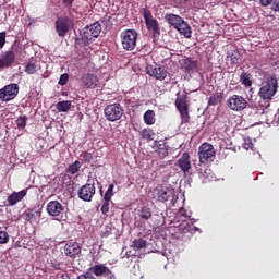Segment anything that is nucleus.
<instances>
[{
  "label": "nucleus",
  "instance_id": "nucleus-1",
  "mask_svg": "<svg viewBox=\"0 0 279 279\" xmlns=\"http://www.w3.org/2000/svg\"><path fill=\"white\" fill-rule=\"evenodd\" d=\"M101 34V24L99 22H95L85 26L81 31V37L75 39V49H82L83 47H88L95 38H99Z\"/></svg>",
  "mask_w": 279,
  "mask_h": 279
},
{
  "label": "nucleus",
  "instance_id": "nucleus-2",
  "mask_svg": "<svg viewBox=\"0 0 279 279\" xmlns=\"http://www.w3.org/2000/svg\"><path fill=\"white\" fill-rule=\"evenodd\" d=\"M167 23L174 27L177 32L181 34V36H184V38H191L193 36V31L191 29V25L187 24L182 16L173 14V13H167L165 16Z\"/></svg>",
  "mask_w": 279,
  "mask_h": 279
},
{
  "label": "nucleus",
  "instance_id": "nucleus-3",
  "mask_svg": "<svg viewBox=\"0 0 279 279\" xmlns=\"http://www.w3.org/2000/svg\"><path fill=\"white\" fill-rule=\"evenodd\" d=\"M278 93V76L276 74H270L265 85L259 88L258 95L260 99L271 100L274 95Z\"/></svg>",
  "mask_w": 279,
  "mask_h": 279
},
{
  "label": "nucleus",
  "instance_id": "nucleus-4",
  "mask_svg": "<svg viewBox=\"0 0 279 279\" xmlns=\"http://www.w3.org/2000/svg\"><path fill=\"white\" fill-rule=\"evenodd\" d=\"M120 39L124 51H134L138 40V32L136 29H125L120 34Z\"/></svg>",
  "mask_w": 279,
  "mask_h": 279
},
{
  "label": "nucleus",
  "instance_id": "nucleus-5",
  "mask_svg": "<svg viewBox=\"0 0 279 279\" xmlns=\"http://www.w3.org/2000/svg\"><path fill=\"white\" fill-rule=\"evenodd\" d=\"M142 14L148 32L153 33V38H158L160 36V24L158 20L154 17L151 11L147 8L142 9Z\"/></svg>",
  "mask_w": 279,
  "mask_h": 279
},
{
  "label": "nucleus",
  "instance_id": "nucleus-6",
  "mask_svg": "<svg viewBox=\"0 0 279 279\" xmlns=\"http://www.w3.org/2000/svg\"><path fill=\"white\" fill-rule=\"evenodd\" d=\"M215 146L213 144L205 142L198 147V159L201 165H207V162H213L215 160Z\"/></svg>",
  "mask_w": 279,
  "mask_h": 279
},
{
  "label": "nucleus",
  "instance_id": "nucleus-7",
  "mask_svg": "<svg viewBox=\"0 0 279 279\" xmlns=\"http://www.w3.org/2000/svg\"><path fill=\"white\" fill-rule=\"evenodd\" d=\"M75 23L69 16H59L54 23V29L60 38H64L70 29H73Z\"/></svg>",
  "mask_w": 279,
  "mask_h": 279
},
{
  "label": "nucleus",
  "instance_id": "nucleus-8",
  "mask_svg": "<svg viewBox=\"0 0 279 279\" xmlns=\"http://www.w3.org/2000/svg\"><path fill=\"white\" fill-rule=\"evenodd\" d=\"M174 106L180 112L182 123H189L191 121V116L189 114V96L184 94L183 96L177 97Z\"/></svg>",
  "mask_w": 279,
  "mask_h": 279
},
{
  "label": "nucleus",
  "instance_id": "nucleus-9",
  "mask_svg": "<svg viewBox=\"0 0 279 279\" xmlns=\"http://www.w3.org/2000/svg\"><path fill=\"white\" fill-rule=\"evenodd\" d=\"M104 112L107 121H111L112 123H114V121H119L124 114L123 107H121V104L119 102L108 105Z\"/></svg>",
  "mask_w": 279,
  "mask_h": 279
},
{
  "label": "nucleus",
  "instance_id": "nucleus-10",
  "mask_svg": "<svg viewBox=\"0 0 279 279\" xmlns=\"http://www.w3.org/2000/svg\"><path fill=\"white\" fill-rule=\"evenodd\" d=\"M19 52V47L13 46L11 50H8L0 54V71L4 69H10L16 62V53Z\"/></svg>",
  "mask_w": 279,
  "mask_h": 279
},
{
  "label": "nucleus",
  "instance_id": "nucleus-11",
  "mask_svg": "<svg viewBox=\"0 0 279 279\" xmlns=\"http://www.w3.org/2000/svg\"><path fill=\"white\" fill-rule=\"evenodd\" d=\"M227 106L233 112H243L247 108V100L243 96L234 94L228 98Z\"/></svg>",
  "mask_w": 279,
  "mask_h": 279
},
{
  "label": "nucleus",
  "instance_id": "nucleus-12",
  "mask_svg": "<svg viewBox=\"0 0 279 279\" xmlns=\"http://www.w3.org/2000/svg\"><path fill=\"white\" fill-rule=\"evenodd\" d=\"M63 254L68 258H80L82 256V245L77 242L69 241L63 246Z\"/></svg>",
  "mask_w": 279,
  "mask_h": 279
},
{
  "label": "nucleus",
  "instance_id": "nucleus-13",
  "mask_svg": "<svg viewBox=\"0 0 279 279\" xmlns=\"http://www.w3.org/2000/svg\"><path fill=\"white\" fill-rule=\"evenodd\" d=\"M97 193V189L95 187V183H86L81 186L78 190V199L83 202H93V197Z\"/></svg>",
  "mask_w": 279,
  "mask_h": 279
},
{
  "label": "nucleus",
  "instance_id": "nucleus-14",
  "mask_svg": "<svg viewBox=\"0 0 279 279\" xmlns=\"http://www.w3.org/2000/svg\"><path fill=\"white\" fill-rule=\"evenodd\" d=\"M146 73L147 75H149V77H154L155 80H159L160 82L167 80V75H169V71H167L165 66H160L158 64L148 65L146 68Z\"/></svg>",
  "mask_w": 279,
  "mask_h": 279
},
{
  "label": "nucleus",
  "instance_id": "nucleus-15",
  "mask_svg": "<svg viewBox=\"0 0 279 279\" xmlns=\"http://www.w3.org/2000/svg\"><path fill=\"white\" fill-rule=\"evenodd\" d=\"M19 95V84H9L0 89L1 101H12Z\"/></svg>",
  "mask_w": 279,
  "mask_h": 279
},
{
  "label": "nucleus",
  "instance_id": "nucleus-16",
  "mask_svg": "<svg viewBox=\"0 0 279 279\" xmlns=\"http://www.w3.org/2000/svg\"><path fill=\"white\" fill-rule=\"evenodd\" d=\"M81 86L84 88L95 89L99 86V77L93 73L83 74L81 77Z\"/></svg>",
  "mask_w": 279,
  "mask_h": 279
},
{
  "label": "nucleus",
  "instance_id": "nucleus-17",
  "mask_svg": "<svg viewBox=\"0 0 279 279\" xmlns=\"http://www.w3.org/2000/svg\"><path fill=\"white\" fill-rule=\"evenodd\" d=\"M46 210L50 217H60V215L64 213V206H62V203L58 201H50L47 204Z\"/></svg>",
  "mask_w": 279,
  "mask_h": 279
},
{
  "label": "nucleus",
  "instance_id": "nucleus-18",
  "mask_svg": "<svg viewBox=\"0 0 279 279\" xmlns=\"http://www.w3.org/2000/svg\"><path fill=\"white\" fill-rule=\"evenodd\" d=\"M27 191H29V189H24L21 190L20 192H13L11 195H9L7 198L9 206H16L19 202H23V199L27 195Z\"/></svg>",
  "mask_w": 279,
  "mask_h": 279
},
{
  "label": "nucleus",
  "instance_id": "nucleus-19",
  "mask_svg": "<svg viewBox=\"0 0 279 279\" xmlns=\"http://www.w3.org/2000/svg\"><path fill=\"white\" fill-rule=\"evenodd\" d=\"M178 167L183 171V173H189L191 171V155L189 151H185L181 155L178 160Z\"/></svg>",
  "mask_w": 279,
  "mask_h": 279
},
{
  "label": "nucleus",
  "instance_id": "nucleus-20",
  "mask_svg": "<svg viewBox=\"0 0 279 279\" xmlns=\"http://www.w3.org/2000/svg\"><path fill=\"white\" fill-rule=\"evenodd\" d=\"M156 191L158 202H169V199L173 198V190L159 186Z\"/></svg>",
  "mask_w": 279,
  "mask_h": 279
},
{
  "label": "nucleus",
  "instance_id": "nucleus-21",
  "mask_svg": "<svg viewBox=\"0 0 279 279\" xmlns=\"http://www.w3.org/2000/svg\"><path fill=\"white\" fill-rule=\"evenodd\" d=\"M48 265L52 269H56V271H60L64 269V255H59L57 257H50L48 259Z\"/></svg>",
  "mask_w": 279,
  "mask_h": 279
},
{
  "label": "nucleus",
  "instance_id": "nucleus-22",
  "mask_svg": "<svg viewBox=\"0 0 279 279\" xmlns=\"http://www.w3.org/2000/svg\"><path fill=\"white\" fill-rule=\"evenodd\" d=\"M109 270L108 267L104 264H96L89 268V274H94L97 278L100 276H106V272Z\"/></svg>",
  "mask_w": 279,
  "mask_h": 279
},
{
  "label": "nucleus",
  "instance_id": "nucleus-23",
  "mask_svg": "<svg viewBox=\"0 0 279 279\" xmlns=\"http://www.w3.org/2000/svg\"><path fill=\"white\" fill-rule=\"evenodd\" d=\"M179 230L183 234H195V232L199 231V228L195 227L193 223L182 222L179 226Z\"/></svg>",
  "mask_w": 279,
  "mask_h": 279
},
{
  "label": "nucleus",
  "instance_id": "nucleus-24",
  "mask_svg": "<svg viewBox=\"0 0 279 279\" xmlns=\"http://www.w3.org/2000/svg\"><path fill=\"white\" fill-rule=\"evenodd\" d=\"M183 69L185 73H195V71H197V61L186 59Z\"/></svg>",
  "mask_w": 279,
  "mask_h": 279
},
{
  "label": "nucleus",
  "instance_id": "nucleus-25",
  "mask_svg": "<svg viewBox=\"0 0 279 279\" xmlns=\"http://www.w3.org/2000/svg\"><path fill=\"white\" fill-rule=\"evenodd\" d=\"M144 123L146 125H154L156 123V112L154 110H147L144 113Z\"/></svg>",
  "mask_w": 279,
  "mask_h": 279
},
{
  "label": "nucleus",
  "instance_id": "nucleus-26",
  "mask_svg": "<svg viewBox=\"0 0 279 279\" xmlns=\"http://www.w3.org/2000/svg\"><path fill=\"white\" fill-rule=\"evenodd\" d=\"M239 60H241V52L239 50H233L228 52L227 61L231 62V64H239Z\"/></svg>",
  "mask_w": 279,
  "mask_h": 279
},
{
  "label": "nucleus",
  "instance_id": "nucleus-27",
  "mask_svg": "<svg viewBox=\"0 0 279 279\" xmlns=\"http://www.w3.org/2000/svg\"><path fill=\"white\" fill-rule=\"evenodd\" d=\"M140 136H142L144 141H154V136H156V133L154 132V130L147 128L140 131Z\"/></svg>",
  "mask_w": 279,
  "mask_h": 279
},
{
  "label": "nucleus",
  "instance_id": "nucleus-28",
  "mask_svg": "<svg viewBox=\"0 0 279 279\" xmlns=\"http://www.w3.org/2000/svg\"><path fill=\"white\" fill-rule=\"evenodd\" d=\"M131 247H133V250L135 252H138L140 250H145V247H147V240H143V239H135L132 242Z\"/></svg>",
  "mask_w": 279,
  "mask_h": 279
},
{
  "label": "nucleus",
  "instance_id": "nucleus-29",
  "mask_svg": "<svg viewBox=\"0 0 279 279\" xmlns=\"http://www.w3.org/2000/svg\"><path fill=\"white\" fill-rule=\"evenodd\" d=\"M222 99H223V94L215 93L209 97L208 106H218V104H221Z\"/></svg>",
  "mask_w": 279,
  "mask_h": 279
},
{
  "label": "nucleus",
  "instance_id": "nucleus-30",
  "mask_svg": "<svg viewBox=\"0 0 279 279\" xmlns=\"http://www.w3.org/2000/svg\"><path fill=\"white\" fill-rule=\"evenodd\" d=\"M39 69L40 66L38 64L29 61L28 63H26L24 71L25 73H27V75H34Z\"/></svg>",
  "mask_w": 279,
  "mask_h": 279
},
{
  "label": "nucleus",
  "instance_id": "nucleus-31",
  "mask_svg": "<svg viewBox=\"0 0 279 279\" xmlns=\"http://www.w3.org/2000/svg\"><path fill=\"white\" fill-rule=\"evenodd\" d=\"M56 108L58 112H69L71 110V100L59 101Z\"/></svg>",
  "mask_w": 279,
  "mask_h": 279
},
{
  "label": "nucleus",
  "instance_id": "nucleus-32",
  "mask_svg": "<svg viewBox=\"0 0 279 279\" xmlns=\"http://www.w3.org/2000/svg\"><path fill=\"white\" fill-rule=\"evenodd\" d=\"M80 169H82V162H80V160H75L68 167L66 171L68 173H70V175H75V173H77Z\"/></svg>",
  "mask_w": 279,
  "mask_h": 279
},
{
  "label": "nucleus",
  "instance_id": "nucleus-33",
  "mask_svg": "<svg viewBox=\"0 0 279 279\" xmlns=\"http://www.w3.org/2000/svg\"><path fill=\"white\" fill-rule=\"evenodd\" d=\"M140 219L145 221L151 219V209L149 207H142L140 210Z\"/></svg>",
  "mask_w": 279,
  "mask_h": 279
},
{
  "label": "nucleus",
  "instance_id": "nucleus-34",
  "mask_svg": "<svg viewBox=\"0 0 279 279\" xmlns=\"http://www.w3.org/2000/svg\"><path fill=\"white\" fill-rule=\"evenodd\" d=\"M113 196H114V184L111 183L104 195V199L106 202H112Z\"/></svg>",
  "mask_w": 279,
  "mask_h": 279
},
{
  "label": "nucleus",
  "instance_id": "nucleus-35",
  "mask_svg": "<svg viewBox=\"0 0 279 279\" xmlns=\"http://www.w3.org/2000/svg\"><path fill=\"white\" fill-rule=\"evenodd\" d=\"M110 202L111 201L102 199L101 207H100V213L105 217H108V215L110 213Z\"/></svg>",
  "mask_w": 279,
  "mask_h": 279
},
{
  "label": "nucleus",
  "instance_id": "nucleus-36",
  "mask_svg": "<svg viewBox=\"0 0 279 279\" xmlns=\"http://www.w3.org/2000/svg\"><path fill=\"white\" fill-rule=\"evenodd\" d=\"M19 130H25L27 126V116H20L15 121Z\"/></svg>",
  "mask_w": 279,
  "mask_h": 279
},
{
  "label": "nucleus",
  "instance_id": "nucleus-37",
  "mask_svg": "<svg viewBox=\"0 0 279 279\" xmlns=\"http://www.w3.org/2000/svg\"><path fill=\"white\" fill-rule=\"evenodd\" d=\"M240 80L244 86L246 87L252 86V80L250 78V74H247V72H242L240 75Z\"/></svg>",
  "mask_w": 279,
  "mask_h": 279
},
{
  "label": "nucleus",
  "instance_id": "nucleus-38",
  "mask_svg": "<svg viewBox=\"0 0 279 279\" xmlns=\"http://www.w3.org/2000/svg\"><path fill=\"white\" fill-rule=\"evenodd\" d=\"M10 241V235L8 234V231L3 230V228L0 227V245H4Z\"/></svg>",
  "mask_w": 279,
  "mask_h": 279
},
{
  "label": "nucleus",
  "instance_id": "nucleus-39",
  "mask_svg": "<svg viewBox=\"0 0 279 279\" xmlns=\"http://www.w3.org/2000/svg\"><path fill=\"white\" fill-rule=\"evenodd\" d=\"M162 148L157 149V153L159 154L160 158H165L169 154V148H167V144L162 142L161 145Z\"/></svg>",
  "mask_w": 279,
  "mask_h": 279
},
{
  "label": "nucleus",
  "instance_id": "nucleus-40",
  "mask_svg": "<svg viewBox=\"0 0 279 279\" xmlns=\"http://www.w3.org/2000/svg\"><path fill=\"white\" fill-rule=\"evenodd\" d=\"M23 218L25 221H29V223H32V221H36V215L32 211H25L23 214Z\"/></svg>",
  "mask_w": 279,
  "mask_h": 279
},
{
  "label": "nucleus",
  "instance_id": "nucleus-41",
  "mask_svg": "<svg viewBox=\"0 0 279 279\" xmlns=\"http://www.w3.org/2000/svg\"><path fill=\"white\" fill-rule=\"evenodd\" d=\"M243 149H246V151H250V149H254V144L252 143V140L245 138L242 144Z\"/></svg>",
  "mask_w": 279,
  "mask_h": 279
},
{
  "label": "nucleus",
  "instance_id": "nucleus-42",
  "mask_svg": "<svg viewBox=\"0 0 279 279\" xmlns=\"http://www.w3.org/2000/svg\"><path fill=\"white\" fill-rule=\"evenodd\" d=\"M66 84H69V74L64 73L59 78V85L66 86Z\"/></svg>",
  "mask_w": 279,
  "mask_h": 279
},
{
  "label": "nucleus",
  "instance_id": "nucleus-43",
  "mask_svg": "<svg viewBox=\"0 0 279 279\" xmlns=\"http://www.w3.org/2000/svg\"><path fill=\"white\" fill-rule=\"evenodd\" d=\"M7 36H8V34L5 33V31L0 32V49H3V47H5Z\"/></svg>",
  "mask_w": 279,
  "mask_h": 279
},
{
  "label": "nucleus",
  "instance_id": "nucleus-44",
  "mask_svg": "<svg viewBox=\"0 0 279 279\" xmlns=\"http://www.w3.org/2000/svg\"><path fill=\"white\" fill-rule=\"evenodd\" d=\"M83 160H85V162H93V154L85 151L82 155Z\"/></svg>",
  "mask_w": 279,
  "mask_h": 279
},
{
  "label": "nucleus",
  "instance_id": "nucleus-45",
  "mask_svg": "<svg viewBox=\"0 0 279 279\" xmlns=\"http://www.w3.org/2000/svg\"><path fill=\"white\" fill-rule=\"evenodd\" d=\"M75 0H62V3L66 10H71L73 8V3Z\"/></svg>",
  "mask_w": 279,
  "mask_h": 279
},
{
  "label": "nucleus",
  "instance_id": "nucleus-46",
  "mask_svg": "<svg viewBox=\"0 0 279 279\" xmlns=\"http://www.w3.org/2000/svg\"><path fill=\"white\" fill-rule=\"evenodd\" d=\"M270 5H271L270 9H271L274 12H279V0H272L271 3H270Z\"/></svg>",
  "mask_w": 279,
  "mask_h": 279
},
{
  "label": "nucleus",
  "instance_id": "nucleus-47",
  "mask_svg": "<svg viewBox=\"0 0 279 279\" xmlns=\"http://www.w3.org/2000/svg\"><path fill=\"white\" fill-rule=\"evenodd\" d=\"M76 279H95V276L90 272H85L83 275H80Z\"/></svg>",
  "mask_w": 279,
  "mask_h": 279
},
{
  "label": "nucleus",
  "instance_id": "nucleus-48",
  "mask_svg": "<svg viewBox=\"0 0 279 279\" xmlns=\"http://www.w3.org/2000/svg\"><path fill=\"white\" fill-rule=\"evenodd\" d=\"M106 279H117V277L112 274V271L109 269L105 274Z\"/></svg>",
  "mask_w": 279,
  "mask_h": 279
},
{
  "label": "nucleus",
  "instance_id": "nucleus-49",
  "mask_svg": "<svg viewBox=\"0 0 279 279\" xmlns=\"http://www.w3.org/2000/svg\"><path fill=\"white\" fill-rule=\"evenodd\" d=\"M274 0H259L260 5H263V8H267V5H269Z\"/></svg>",
  "mask_w": 279,
  "mask_h": 279
},
{
  "label": "nucleus",
  "instance_id": "nucleus-50",
  "mask_svg": "<svg viewBox=\"0 0 279 279\" xmlns=\"http://www.w3.org/2000/svg\"><path fill=\"white\" fill-rule=\"evenodd\" d=\"M60 279H71V276H69V274H63L60 276Z\"/></svg>",
  "mask_w": 279,
  "mask_h": 279
},
{
  "label": "nucleus",
  "instance_id": "nucleus-51",
  "mask_svg": "<svg viewBox=\"0 0 279 279\" xmlns=\"http://www.w3.org/2000/svg\"><path fill=\"white\" fill-rule=\"evenodd\" d=\"M180 213L183 217H189V215H186V210L184 208L180 209Z\"/></svg>",
  "mask_w": 279,
  "mask_h": 279
},
{
  "label": "nucleus",
  "instance_id": "nucleus-52",
  "mask_svg": "<svg viewBox=\"0 0 279 279\" xmlns=\"http://www.w3.org/2000/svg\"><path fill=\"white\" fill-rule=\"evenodd\" d=\"M274 123L277 124V125H279V117L275 118Z\"/></svg>",
  "mask_w": 279,
  "mask_h": 279
},
{
  "label": "nucleus",
  "instance_id": "nucleus-53",
  "mask_svg": "<svg viewBox=\"0 0 279 279\" xmlns=\"http://www.w3.org/2000/svg\"><path fill=\"white\" fill-rule=\"evenodd\" d=\"M157 149H162V143L157 144Z\"/></svg>",
  "mask_w": 279,
  "mask_h": 279
},
{
  "label": "nucleus",
  "instance_id": "nucleus-54",
  "mask_svg": "<svg viewBox=\"0 0 279 279\" xmlns=\"http://www.w3.org/2000/svg\"><path fill=\"white\" fill-rule=\"evenodd\" d=\"M175 1V3H182V1H184V0H174Z\"/></svg>",
  "mask_w": 279,
  "mask_h": 279
},
{
  "label": "nucleus",
  "instance_id": "nucleus-55",
  "mask_svg": "<svg viewBox=\"0 0 279 279\" xmlns=\"http://www.w3.org/2000/svg\"><path fill=\"white\" fill-rule=\"evenodd\" d=\"M196 171H199V168H198V167H196Z\"/></svg>",
  "mask_w": 279,
  "mask_h": 279
},
{
  "label": "nucleus",
  "instance_id": "nucleus-56",
  "mask_svg": "<svg viewBox=\"0 0 279 279\" xmlns=\"http://www.w3.org/2000/svg\"><path fill=\"white\" fill-rule=\"evenodd\" d=\"M37 215H40V211H36Z\"/></svg>",
  "mask_w": 279,
  "mask_h": 279
}]
</instances>
